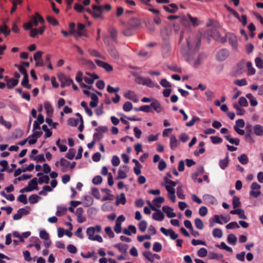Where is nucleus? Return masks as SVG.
Returning a JSON list of instances; mask_svg holds the SVG:
<instances>
[{
  "label": "nucleus",
  "mask_w": 263,
  "mask_h": 263,
  "mask_svg": "<svg viewBox=\"0 0 263 263\" xmlns=\"http://www.w3.org/2000/svg\"><path fill=\"white\" fill-rule=\"evenodd\" d=\"M102 231L101 226L96 225L95 227H89L86 230V234L89 240L97 241L99 242H103V238L99 235H95L96 232L100 233Z\"/></svg>",
  "instance_id": "f257e3e1"
},
{
  "label": "nucleus",
  "mask_w": 263,
  "mask_h": 263,
  "mask_svg": "<svg viewBox=\"0 0 263 263\" xmlns=\"http://www.w3.org/2000/svg\"><path fill=\"white\" fill-rule=\"evenodd\" d=\"M58 78L61 83V86L62 88L66 86H69L72 83V80L70 78V77L63 73L58 74Z\"/></svg>",
  "instance_id": "f03ea898"
},
{
  "label": "nucleus",
  "mask_w": 263,
  "mask_h": 263,
  "mask_svg": "<svg viewBox=\"0 0 263 263\" xmlns=\"http://www.w3.org/2000/svg\"><path fill=\"white\" fill-rule=\"evenodd\" d=\"M246 63L247 62L245 60H242L238 63L236 66V69L234 71L235 76H238L245 72Z\"/></svg>",
  "instance_id": "7ed1b4c3"
},
{
  "label": "nucleus",
  "mask_w": 263,
  "mask_h": 263,
  "mask_svg": "<svg viewBox=\"0 0 263 263\" xmlns=\"http://www.w3.org/2000/svg\"><path fill=\"white\" fill-rule=\"evenodd\" d=\"M260 188L261 186L257 182L252 183L251 186V191L250 192V196L254 198L258 197L261 194Z\"/></svg>",
  "instance_id": "20e7f679"
},
{
  "label": "nucleus",
  "mask_w": 263,
  "mask_h": 263,
  "mask_svg": "<svg viewBox=\"0 0 263 263\" xmlns=\"http://www.w3.org/2000/svg\"><path fill=\"white\" fill-rule=\"evenodd\" d=\"M93 13H92V16L95 18H103L102 15V6L93 5L92 6Z\"/></svg>",
  "instance_id": "39448f33"
},
{
  "label": "nucleus",
  "mask_w": 263,
  "mask_h": 263,
  "mask_svg": "<svg viewBox=\"0 0 263 263\" xmlns=\"http://www.w3.org/2000/svg\"><path fill=\"white\" fill-rule=\"evenodd\" d=\"M30 21L32 25L34 26H37L39 23H40L42 24H43L45 23V21L43 17L37 12H36L34 15L32 16Z\"/></svg>",
  "instance_id": "423d86ee"
},
{
  "label": "nucleus",
  "mask_w": 263,
  "mask_h": 263,
  "mask_svg": "<svg viewBox=\"0 0 263 263\" xmlns=\"http://www.w3.org/2000/svg\"><path fill=\"white\" fill-rule=\"evenodd\" d=\"M125 218L123 215L119 216L116 220L115 226L114 227V231L117 233H120L122 231L121 224L124 221Z\"/></svg>",
  "instance_id": "0eeeda50"
},
{
  "label": "nucleus",
  "mask_w": 263,
  "mask_h": 263,
  "mask_svg": "<svg viewBox=\"0 0 263 263\" xmlns=\"http://www.w3.org/2000/svg\"><path fill=\"white\" fill-rule=\"evenodd\" d=\"M86 74H87L88 77L84 76L83 77V80L86 83L89 85L92 84L95 80H97L99 78V77L95 73L86 72Z\"/></svg>",
  "instance_id": "6e6552de"
},
{
  "label": "nucleus",
  "mask_w": 263,
  "mask_h": 263,
  "mask_svg": "<svg viewBox=\"0 0 263 263\" xmlns=\"http://www.w3.org/2000/svg\"><path fill=\"white\" fill-rule=\"evenodd\" d=\"M160 231L165 235H169L172 239H176L178 237V235L176 234L172 229L167 230L162 227L160 229Z\"/></svg>",
  "instance_id": "1a4fd4ad"
},
{
  "label": "nucleus",
  "mask_w": 263,
  "mask_h": 263,
  "mask_svg": "<svg viewBox=\"0 0 263 263\" xmlns=\"http://www.w3.org/2000/svg\"><path fill=\"white\" fill-rule=\"evenodd\" d=\"M95 62L99 67L103 68L107 72H110L113 70L112 67L107 63L99 60H96Z\"/></svg>",
  "instance_id": "9d476101"
},
{
  "label": "nucleus",
  "mask_w": 263,
  "mask_h": 263,
  "mask_svg": "<svg viewBox=\"0 0 263 263\" xmlns=\"http://www.w3.org/2000/svg\"><path fill=\"white\" fill-rule=\"evenodd\" d=\"M84 210L82 208H79L77 209L76 215L77 216L78 222L82 223L86 221V217L83 216Z\"/></svg>",
  "instance_id": "9b49d317"
},
{
  "label": "nucleus",
  "mask_w": 263,
  "mask_h": 263,
  "mask_svg": "<svg viewBox=\"0 0 263 263\" xmlns=\"http://www.w3.org/2000/svg\"><path fill=\"white\" fill-rule=\"evenodd\" d=\"M163 211L166 213L168 218H173L176 216V214L173 212V209L171 207L165 205L162 207Z\"/></svg>",
  "instance_id": "f8f14e48"
},
{
  "label": "nucleus",
  "mask_w": 263,
  "mask_h": 263,
  "mask_svg": "<svg viewBox=\"0 0 263 263\" xmlns=\"http://www.w3.org/2000/svg\"><path fill=\"white\" fill-rule=\"evenodd\" d=\"M70 165V162L65 159L62 158L60 159V166H61V171L62 172L67 171Z\"/></svg>",
  "instance_id": "ddd939ff"
},
{
  "label": "nucleus",
  "mask_w": 263,
  "mask_h": 263,
  "mask_svg": "<svg viewBox=\"0 0 263 263\" xmlns=\"http://www.w3.org/2000/svg\"><path fill=\"white\" fill-rule=\"evenodd\" d=\"M85 30V26L82 24H79L78 25V31L76 33V37H81L86 36Z\"/></svg>",
  "instance_id": "4468645a"
},
{
  "label": "nucleus",
  "mask_w": 263,
  "mask_h": 263,
  "mask_svg": "<svg viewBox=\"0 0 263 263\" xmlns=\"http://www.w3.org/2000/svg\"><path fill=\"white\" fill-rule=\"evenodd\" d=\"M151 107H152L157 112H161L163 110V107L160 103L157 100H155L151 104Z\"/></svg>",
  "instance_id": "2eb2a0df"
},
{
  "label": "nucleus",
  "mask_w": 263,
  "mask_h": 263,
  "mask_svg": "<svg viewBox=\"0 0 263 263\" xmlns=\"http://www.w3.org/2000/svg\"><path fill=\"white\" fill-rule=\"evenodd\" d=\"M124 97L128 99L132 100L135 102L138 101V98L135 92L133 91L129 90L124 94Z\"/></svg>",
  "instance_id": "dca6fc26"
},
{
  "label": "nucleus",
  "mask_w": 263,
  "mask_h": 263,
  "mask_svg": "<svg viewBox=\"0 0 263 263\" xmlns=\"http://www.w3.org/2000/svg\"><path fill=\"white\" fill-rule=\"evenodd\" d=\"M0 32L3 34L5 37L8 36L11 33V30L6 24L0 26Z\"/></svg>",
  "instance_id": "f3484780"
},
{
  "label": "nucleus",
  "mask_w": 263,
  "mask_h": 263,
  "mask_svg": "<svg viewBox=\"0 0 263 263\" xmlns=\"http://www.w3.org/2000/svg\"><path fill=\"white\" fill-rule=\"evenodd\" d=\"M12 4V7L10 11V13H13L17 9V5H22L23 0H10Z\"/></svg>",
  "instance_id": "a211bd4d"
},
{
  "label": "nucleus",
  "mask_w": 263,
  "mask_h": 263,
  "mask_svg": "<svg viewBox=\"0 0 263 263\" xmlns=\"http://www.w3.org/2000/svg\"><path fill=\"white\" fill-rule=\"evenodd\" d=\"M179 144V141L174 135H172L170 138V147L172 149H175Z\"/></svg>",
  "instance_id": "6ab92c4d"
},
{
  "label": "nucleus",
  "mask_w": 263,
  "mask_h": 263,
  "mask_svg": "<svg viewBox=\"0 0 263 263\" xmlns=\"http://www.w3.org/2000/svg\"><path fill=\"white\" fill-rule=\"evenodd\" d=\"M18 81L16 79H11L6 80V85L8 88L12 89L17 85Z\"/></svg>",
  "instance_id": "aec40b11"
},
{
  "label": "nucleus",
  "mask_w": 263,
  "mask_h": 263,
  "mask_svg": "<svg viewBox=\"0 0 263 263\" xmlns=\"http://www.w3.org/2000/svg\"><path fill=\"white\" fill-rule=\"evenodd\" d=\"M130 232H132L133 234L136 233V232H137L136 228L134 226L129 225L127 229H124L123 230V233L124 234L129 235V236L131 235Z\"/></svg>",
  "instance_id": "412c9836"
},
{
  "label": "nucleus",
  "mask_w": 263,
  "mask_h": 263,
  "mask_svg": "<svg viewBox=\"0 0 263 263\" xmlns=\"http://www.w3.org/2000/svg\"><path fill=\"white\" fill-rule=\"evenodd\" d=\"M157 212L156 213H154L153 214V218L156 220L158 221H162L163 220L164 218V214L159 210H157Z\"/></svg>",
  "instance_id": "4be33fe9"
},
{
  "label": "nucleus",
  "mask_w": 263,
  "mask_h": 263,
  "mask_svg": "<svg viewBox=\"0 0 263 263\" xmlns=\"http://www.w3.org/2000/svg\"><path fill=\"white\" fill-rule=\"evenodd\" d=\"M91 101L90 102L89 105L91 107H95L97 106L98 103V97L95 93H92L90 95Z\"/></svg>",
  "instance_id": "5701e85b"
},
{
  "label": "nucleus",
  "mask_w": 263,
  "mask_h": 263,
  "mask_svg": "<svg viewBox=\"0 0 263 263\" xmlns=\"http://www.w3.org/2000/svg\"><path fill=\"white\" fill-rule=\"evenodd\" d=\"M164 201V198L162 197H156L153 201V204L155 207L160 208L161 204Z\"/></svg>",
  "instance_id": "b1692460"
},
{
  "label": "nucleus",
  "mask_w": 263,
  "mask_h": 263,
  "mask_svg": "<svg viewBox=\"0 0 263 263\" xmlns=\"http://www.w3.org/2000/svg\"><path fill=\"white\" fill-rule=\"evenodd\" d=\"M246 67L248 68V75L251 76L255 73L256 70L252 66V64L251 62H247Z\"/></svg>",
  "instance_id": "393cba45"
},
{
  "label": "nucleus",
  "mask_w": 263,
  "mask_h": 263,
  "mask_svg": "<svg viewBox=\"0 0 263 263\" xmlns=\"http://www.w3.org/2000/svg\"><path fill=\"white\" fill-rule=\"evenodd\" d=\"M172 178V175L170 173L166 174V176L164 178V181L166 184H170L172 186H176L177 183L175 181L170 179Z\"/></svg>",
  "instance_id": "a878e982"
},
{
  "label": "nucleus",
  "mask_w": 263,
  "mask_h": 263,
  "mask_svg": "<svg viewBox=\"0 0 263 263\" xmlns=\"http://www.w3.org/2000/svg\"><path fill=\"white\" fill-rule=\"evenodd\" d=\"M254 134L259 136H261L263 135V129L262 127L260 125H256L254 128Z\"/></svg>",
  "instance_id": "bb28decb"
},
{
  "label": "nucleus",
  "mask_w": 263,
  "mask_h": 263,
  "mask_svg": "<svg viewBox=\"0 0 263 263\" xmlns=\"http://www.w3.org/2000/svg\"><path fill=\"white\" fill-rule=\"evenodd\" d=\"M126 200L125 198V194L124 193H121L119 197H118L116 200V204L118 205L120 203L122 204H125L126 203Z\"/></svg>",
  "instance_id": "cd10ccee"
},
{
  "label": "nucleus",
  "mask_w": 263,
  "mask_h": 263,
  "mask_svg": "<svg viewBox=\"0 0 263 263\" xmlns=\"http://www.w3.org/2000/svg\"><path fill=\"white\" fill-rule=\"evenodd\" d=\"M232 204L234 209H237L240 206L241 202L238 197L236 196H233Z\"/></svg>",
  "instance_id": "c85d7f7f"
},
{
  "label": "nucleus",
  "mask_w": 263,
  "mask_h": 263,
  "mask_svg": "<svg viewBox=\"0 0 263 263\" xmlns=\"http://www.w3.org/2000/svg\"><path fill=\"white\" fill-rule=\"evenodd\" d=\"M79 119H75L74 118H70L67 121L68 125L71 126H76L79 123Z\"/></svg>",
  "instance_id": "c756f323"
},
{
  "label": "nucleus",
  "mask_w": 263,
  "mask_h": 263,
  "mask_svg": "<svg viewBox=\"0 0 263 263\" xmlns=\"http://www.w3.org/2000/svg\"><path fill=\"white\" fill-rule=\"evenodd\" d=\"M247 98H248L250 100V103L251 106H255L257 105V101L255 99V98L253 96L251 93H248L246 95Z\"/></svg>",
  "instance_id": "7c9ffc66"
},
{
  "label": "nucleus",
  "mask_w": 263,
  "mask_h": 263,
  "mask_svg": "<svg viewBox=\"0 0 263 263\" xmlns=\"http://www.w3.org/2000/svg\"><path fill=\"white\" fill-rule=\"evenodd\" d=\"M88 52L90 54V55L92 57L100 58L102 59H104L101 54L96 50L93 49H88Z\"/></svg>",
  "instance_id": "2f4dec72"
},
{
  "label": "nucleus",
  "mask_w": 263,
  "mask_h": 263,
  "mask_svg": "<svg viewBox=\"0 0 263 263\" xmlns=\"http://www.w3.org/2000/svg\"><path fill=\"white\" fill-rule=\"evenodd\" d=\"M46 20L50 24L53 26H57L59 25L58 21L52 16H47L46 17Z\"/></svg>",
  "instance_id": "473e14b6"
},
{
  "label": "nucleus",
  "mask_w": 263,
  "mask_h": 263,
  "mask_svg": "<svg viewBox=\"0 0 263 263\" xmlns=\"http://www.w3.org/2000/svg\"><path fill=\"white\" fill-rule=\"evenodd\" d=\"M67 212V209L63 206H58L56 215L58 216H61L66 214Z\"/></svg>",
  "instance_id": "72a5a7b5"
},
{
  "label": "nucleus",
  "mask_w": 263,
  "mask_h": 263,
  "mask_svg": "<svg viewBox=\"0 0 263 263\" xmlns=\"http://www.w3.org/2000/svg\"><path fill=\"white\" fill-rule=\"evenodd\" d=\"M239 161L242 164H246L249 162V159L246 154H242L238 157Z\"/></svg>",
  "instance_id": "f704fd0d"
},
{
  "label": "nucleus",
  "mask_w": 263,
  "mask_h": 263,
  "mask_svg": "<svg viewBox=\"0 0 263 263\" xmlns=\"http://www.w3.org/2000/svg\"><path fill=\"white\" fill-rule=\"evenodd\" d=\"M147 222L145 220H142L138 224L139 229L141 232H144L145 231L147 228Z\"/></svg>",
  "instance_id": "c9c22d12"
},
{
  "label": "nucleus",
  "mask_w": 263,
  "mask_h": 263,
  "mask_svg": "<svg viewBox=\"0 0 263 263\" xmlns=\"http://www.w3.org/2000/svg\"><path fill=\"white\" fill-rule=\"evenodd\" d=\"M45 109L46 110L47 114H52L53 108L51 104L48 102H45L44 103Z\"/></svg>",
  "instance_id": "e433bc0d"
},
{
  "label": "nucleus",
  "mask_w": 263,
  "mask_h": 263,
  "mask_svg": "<svg viewBox=\"0 0 263 263\" xmlns=\"http://www.w3.org/2000/svg\"><path fill=\"white\" fill-rule=\"evenodd\" d=\"M0 124L4 125L7 128L10 129L12 124L10 122L6 121L2 116H0Z\"/></svg>",
  "instance_id": "4c0bfd02"
},
{
  "label": "nucleus",
  "mask_w": 263,
  "mask_h": 263,
  "mask_svg": "<svg viewBox=\"0 0 263 263\" xmlns=\"http://www.w3.org/2000/svg\"><path fill=\"white\" fill-rule=\"evenodd\" d=\"M225 138L232 144H234L236 145H238L239 144V140L238 139H233L230 135L226 136Z\"/></svg>",
  "instance_id": "58836bf2"
},
{
  "label": "nucleus",
  "mask_w": 263,
  "mask_h": 263,
  "mask_svg": "<svg viewBox=\"0 0 263 263\" xmlns=\"http://www.w3.org/2000/svg\"><path fill=\"white\" fill-rule=\"evenodd\" d=\"M195 225L196 227L199 230H202L204 226L202 220L198 218L195 219Z\"/></svg>",
  "instance_id": "ea45409f"
},
{
  "label": "nucleus",
  "mask_w": 263,
  "mask_h": 263,
  "mask_svg": "<svg viewBox=\"0 0 263 263\" xmlns=\"http://www.w3.org/2000/svg\"><path fill=\"white\" fill-rule=\"evenodd\" d=\"M28 185L31 188H32V190H36L37 189V178H34L31 180H30L28 183Z\"/></svg>",
  "instance_id": "a19ab883"
},
{
  "label": "nucleus",
  "mask_w": 263,
  "mask_h": 263,
  "mask_svg": "<svg viewBox=\"0 0 263 263\" xmlns=\"http://www.w3.org/2000/svg\"><path fill=\"white\" fill-rule=\"evenodd\" d=\"M22 85L23 87H25L28 89L31 88V86L30 84H29V80H28V76H26L24 77V78L22 82Z\"/></svg>",
  "instance_id": "79ce46f5"
},
{
  "label": "nucleus",
  "mask_w": 263,
  "mask_h": 263,
  "mask_svg": "<svg viewBox=\"0 0 263 263\" xmlns=\"http://www.w3.org/2000/svg\"><path fill=\"white\" fill-rule=\"evenodd\" d=\"M133 108V104L130 102H125L123 106V109L125 111H129Z\"/></svg>",
  "instance_id": "37998d69"
},
{
  "label": "nucleus",
  "mask_w": 263,
  "mask_h": 263,
  "mask_svg": "<svg viewBox=\"0 0 263 263\" xmlns=\"http://www.w3.org/2000/svg\"><path fill=\"white\" fill-rule=\"evenodd\" d=\"M213 235L215 237L221 238L222 236V232L219 228H215L213 231Z\"/></svg>",
  "instance_id": "c03bdc74"
},
{
  "label": "nucleus",
  "mask_w": 263,
  "mask_h": 263,
  "mask_svg": "<svg viewBox=\"0 0 263 263\" xmlns=\"http://www.w3.org/2000/svg\"><path fill=\"white\" fill-rule=\"evenodd\" d=\"M227 56V52L224 50L220 51L217 55L219 60H224Z\"/></svg>",
  "instance_id": "a18cd8bd"
},
{
  "label": "nucleus",
  "mask_w": 263,
  "mask_h": 263,
  "mask_svg": "<svg viewBox=\"0 0 263 263\" xmlns=\"http://www.w3.org/2000/svg\"><path fill=\"white\" fill-rule=\"evenodd\" d=\"M237 241L236 237L233 234H230L228 237V241L232 245H235Z\"/></svg>",
  "instance_id": "49530a36"
},
{
  "label": "nucleus",
  "mask_w": 263,
  "mask_h": 263,
  "mask_svg": "<svg viewBox=\"0 0 263 263\" xmlns=\"http://www.w3.org/2000/svg\"><path fill=\"white\" fill-rule=\"evenodd\" d=\"M42 129L45 132H46V134L45 135V138L50 137L52 136V132L50 131V129H49L46 125H43Z\"/></svg>",
  "instance_id": "de8ad7c7"
},
{
  "label": "nucleus",
  "mask_w": 263,
  "mask_h": 263,
  "mask_svg": "<svg viewBox=\"0 0 263 263\" xmlns=\"http://www.w3.org/2000/svg\"><path fill=\"white\" fill-rule=\"evenodd\" d=\"M143 256L149 261L153 262L154 261V255L150 252H144L143 253Z\"/></svg>",
  "instance_id": "09e8293b"
},
{
  "label": "nucleus",
  "mask_w": 263,
  "mask_h": 263,
  "mask_svg": "<svg viewBox=\"0 0 263 263\" xmlns=\"http://www.w3.org/2000/svg\"><path fill=\"white\" fill-rule=\"evenodd\" d=\"M74 9L79 13H82L85 10V8L80 4H75Z\"/></svg>",
  "instance_id": "8fccbe9b"
},
{
  "label": "nucleus",
  "mask_w": 263,
  "mask_h": 263,
  "mask_svg": "<svg viewBox=\"0 0 263 263\" xmlns=\"http://www.w3.org/2000/svg\"><path fill=\"white\" fill-rule=\"evenodd\" d=\"M177 195L181 199L185 198V195L183 194V191L181 186L178 187L177 189Z\"/></svg>",
  "instance_id": "3c124183"
},
{
  "label": "nucleus",
  "mask_w": 263,
  "mask_h": 263,
  "mask_svg": "<svg viewBox=\"0 0 263 263\" xmlns=\"http://www.w3.org/2000/svg\"><path fill=\"white\" fill-rule=\"evenodd\" d=\"M39 196L36 194H33L29 197V201L31 204L36 203L39 200Z\"/></svg>",
  "instance_id": "603ef678"
},
{
  "label": "nucleus",
  "mask_w": 263,
  "mask_h": 263,
  "mask_svg": "<svg viewBox=\"0 0 263 263\" xmlns=\"http://www.w3.org/2000/svg\"><path fill=\"white\" fill-rule=\"evenodd\" d=\"M208 251L206 249L202 248L198 250L197 255L200 257H204L206 256Z\"/></svg>",
  "instance_id": "864d4df0"
},
{
  "label": "nucleus",
  "mask_w": 263,
  "mask_h": 263,
  "mask_svg": "<svg viewBox=\"0 0 263 263\" xmlns=\"http://www.w3.org/2000/svg\"><path fill=\"white\" fill-rule=\"evenodd\" d=\"M49 179H49V177L48 176L44 175L42 177H40L39 178V182L40 184H42L43 183H48L49 181Z\"/></svg>",
  "instance_id": "5fc2aeb1"
},
{
  "label": "nucleus",
  "mask_w": 263,
  "mask_h": 263,
  "mask_svg": "<svg viewBox=\"0 0 263 263\" xmlns=\"http://www.w3.org/2000/svg\"><path fill=\"white\" fill-rule=\"evenodd\" d=\"M256 66L260 69L263 68V60L257 57L255 60Z\"/></svg>",
  "instance_id": "6e6d98bb"
},
{
  "label": "nucleus",
  "mask_w": 263,
  "mask_h": 263,
  "mask_svg": "<svg viewBox=\"0 0 263 263\" xmlns=\"http://www.w3.org/2000/svg\"><path fill=\"white\" fill-rule=\"evenodd\" d=\"M234 84L238 86H242L246 85L247 84V81L246 79L236 80L234 81Z\"/></svg>",
  "instance_id": "4d7b16f0"
},
{
  "label": "nucleus",
  "mask_w": 263,
  "mask_h": 263,
  "mask_svg": "<svg viewBox=\"0 0 263 263\" xmlns=\"http://www.w3.org/2000/svg\"><path fill=\"white\" fill-rule=\"evenodd\" d=\"M0 165L3 167V168H2L0 171L1 172H4L6 170H7L8 168V162L5 160H2L0 161Z\"/></svg>",
  "instance_id": "13d9d810"
},
{
  "label": "nucleus",
  "mask_w": 263,
  "mask_h": 263,
  "mask_svg": "<svg viewBox=\"0 0 263 263\" xmlns=\"http://www.w3.org/2000/svg\"><path fill=\"white\" fill-rule=\"evenodd\" d=\"M75 155V151L73 149H69L68 153L66 155V157L68 159L72 160Z\"/></svg>",
  "instance_id": "bf43d9fd"
},
{
  "label": "nucleus",
  "mask_w": 263,
  "mask_h": 263,
  "mask_svg": "<svg viewBox=\"0 0 263 263\" xmlns=\"http://www.w3.org/2000/svg\"><path fill=\"white\" fill-rule=\"evenodd\" d=\"M240 106L247 107L248 105V101L245 97H240L238 101Z\"/></svg>",
  "instance_id": "052dcab7"
},
{
  "label": "nucleus",
  "mask_w": 263,
  "mask_h": 263,
  "mask_svg": "<svg viewBox=\"0 0 263 263\" xmlns=\"http://www.w3.org/2000/svg\"><path fill=\"white\" fill-rule=\"evenodd\" d=\"M105 232L109 238L114 237V233L112 232L111 227H107L105 228Z\"/></svg>",
  "instance_id": "680f3d73"
},
{
  "label": "nucleus",
  "mask_w": 263,
  "mask_h": 263,
  "mask_svg": "<svg viewBox=\"0 0 263 263\" xmlns=\"http://www.w3.org/2000/svg\"><path fill=\"white\" fill-rule=\"evenodd\" d=\"M138 110H139L140 111L145 112H149L152 111V110L151 109V105L150 106H148V105L141 106L138 108Z\"/></svg>",
  "instance_id": "e2e57ef3"
},
{
  "label": "nucleus",
  "mask_w": 263,
  "mask_h": 263,
  "mask_svg": "<svg viewBox=\"0 0 263 263\" xmlns=\"http://www.w3.org/2000/svg\"><path fill=\"white\" fill-rule=\"evenodd\" d=\"M40 236L42 239L46 240H49V234L45 230H42L40 233Z\"/></svg>",
  "instance_id": "0e129e2a"
},
{
  "label": "nucleus",
  "mask_w": 263,
  "mask_h": 263,
  "mask_svg": "<svg viewBox=\"0 0 263 263\" xmlns=\"http://www.w3.org/2000/svg\"><path fill=\"white\" fill-rule=\"evenodd\" d=\"M92 182L94 184H100L102 182V178L100 176H96L92 179Z\"/></svg>",
  "instance_id": "69168bd1"
},
{
  "label": "nucleus",
  "mask_w": 263,
  "mask_h": 263,
  "mask_svg": "<svg viewBox=\"0 0 263 263\" xmlns=\"http://www.w3.org/2000/svg\"><path fill=\"white\" fill-rule=\"evenodd\" d=\"M91 194L97 199H99L100 198V194L99 191L96 187L92 189Z\"/></svg>",
  "instance_id": "338daca9"
},
{
  "label": "nucleus",
  "mask_w": 263,
  "mask_h": 263,
  "mask_svg": "<svg viewBox=\"0 0 263 263\" xmlns=\"http://www.w3.org/2000/svg\"><path fill=\"white\" fill-rule=\"evenodd\" d=\"M67 250L69 252L73 254H75L77 252V248L72 245H69L67 247Z\"/></svg>",
  "instance_id": "774afa93"
}]
</instances>
